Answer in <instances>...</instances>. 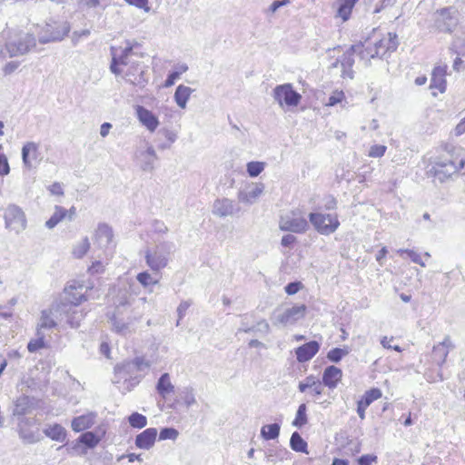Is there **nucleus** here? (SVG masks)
<instances>
[{"label": "nucleus", "instance_id": "f257e3e1", "mask_svg": "<svg viewBox=\"0 0 465 465\" xmlns=\"http://www.w3.org/2000/svg\"><path fill=\"white\" fill-rule=\"evenodd\" d=\"M462 151L463 148L460 146L452 143L444 144L442 153L431 162L428 173L440 183L460 175L457 162L459 153Z\"/></svg>", "mask_w": 465, "mask_h": 465}, {"label": "nucleus", "instance_id": "f03ea898", "mask_svg": "<svg viewBox=\"0 0 465 465\" xmlns=\"http://www.w3.org/2000/svg\"><path fill=\"white\" fill-rule=\"evenodd\" d=\"M151 362L143 357H135L131 361H125L118 363L114 367L115 378L114 383L120 382L121 379L129 381L132 385H137L142 378L148 372Z\"/></svg>", "mask_w": 465, "mask_h": 465}, {"label": "nucleus", "instance_id": "7ed1b4c3", "mask_svg": "<svg viewBox=\"0 0 465 465\" xmlns=\"http://www.w3.org/2000/svg\"><path fill=\"white\" fill-rule=\"evenodd\" d=\"M174 250V244L171 242H163L157 244L153 250H148L145 254L147 265L155 272L167 266L170 254Z\"/></svg>", "mask_w": 465, "mask_h": 465}, {"label": "nucleus", "instance_id": "20e7f679", "mask_svg": "<svg viewBox=\"0 0 465 465\" xmlns=\"http://www.w3.org/2000/svg\"><path fill=\"white\" fill-rule=\"evenodd\" d=\"M70 29V24L66 21L57 22L50 20L38 33V40L41 44L61 41L68 35Z\"/></svg>", "mask_w": 465, "mask_h": 465}, {"label": "nucleus", "instance_id": "39448f33", "mask_svg": "<svg viewBox=\"0 0 465 465\" xmlns=\"http://www.w3.org/2000/svg\"><path fill=\"white\" fill-rule=\"evenodd\" d=\"M309 220L313 228L322 235L333 233L340 225L336 213H311Z\"/></svg>", "mask_w": 465, "mask_h": 465}, {"label": "nucleus", "instance_id": "423d86ee", "mask_svg": "<svg viewBox=\"0 0 465 465\" xmlns=\"http://www.w3.org/2000/svg\"><path fill=\"white\" fill-rule=\"evenodd\" d=\"M279 228L283 232H291L294 233H303L309 228L306 218L297 209L291 213L281 216Z\"/></svg>", "mask_w": 465, "mask_h": 465}, {"label": "nucleus", "instance_id": "0eeeda50", "mask_svg": "<svg viewBox=\"0 0 465 465\" xmlns=\"http://www.w3.org/2000/svg\"><path fill=\"white\" fill-rule=\"evenodd\" d=\"M37 425V420L35 418L22 417L18 420L17 432L19 438L25 444H34L39 442L42 440V436L39 433V430H33L32 427Z\"/></svg>", "mask_w": 465, "mask_h": 465}, {"label": "nucleus", "instance_id": "6e6552de", "mask_svg": "<svg viewBox=\"0 0 465 465\" xmlns=\"http://www.w3.org/2000/svg\"><path fill=\"white\" fill-rule=\"evenodd\" d=\"M36 40L32 34H23L17 39L5 45V49L10 57L24 55L35 47Z\"/></svg>", "mask_w": 465, "mask_h": 465}, {"label": "nucleus", "instance_id": "1a4fd4ad", "mask_svg": "<svg viewBox=\"0 0 465 465\" xmlns=\"http://www.w3.org/2000/svg\"><path fill=\"white\" fill-rule=\"evenodd\" d=\"M273 98L281 107L284 105L297 106L302 99V95L297 93L291 84L277 85L273 89Z\"/></svg>", "mask_w": 465, "mask_h": 465}, {"label": "nucleus", "instance_id": "9d476101", "mask_svg": "<svg viewBox=\"0 0 465 465\" xmlns=\"http://www.w3.org/2000/svg\"><path fill=\"white\" fill-rule=\"evenodd\" d=\"M5 228L15 233L22 232L26 225L24 212L18 205H8L5 211Z\"/></svg>", "mask_w": 465, "mask_h": 465}, {"label": "nucleus", "instance_id": "9b49d317", "mask_svg": "<svg viewBox=\"0 0 465 465\" xmlns=\"http://www.w3.org/2000/svg\"><path fill=\"white\" fill-rule=\"evenodd\" d=\"M306 310L307 308L304 304L294 305L284 310L277 309L274 312L275 323L282 325L294 324L305 316Z\"/></svg>", "mask_w": 465, "mask_h": 465}, {"label": "nucleus", "instance_id": "f8f14e48", "mask_svg": "<svg viewBox=\"0 0 465 465\" xmlns=\"http://www.w3.org/2000/svg\"><path fill=\"white\" fill-rule=\"evenodd\" d=\"M361 45H351L340 58H338L333 64L332 67H337L340 64L341 66V76L343 78L348 77L353 78L354 72L352 66L354 64L353 55L357 54V50Z\"/></svg>", "mask_w": 465, "mask_h": 465}, {"label": "nucleus", "instance_id": "ddd939ff", "mask_svg": "<svg viewBox=\"0 0 465 465\" xmlns=\"http://www.w3.org/2000/svg\"><path fill=\"white\" fill-rule=\"evenodd\" d=\"M111 52L112 62L110 64V70L115 75H119L123 73L119 65H128L130 64L129 57L133 54V45L128 43V45L121 50V54H119L115 53L114 47L111 48Z\"/></svg>", "mask_w": 465, "mask_h": 465}, {"label": "nucleus", "instance_id": "4468645a", "mask_svg": "<svg viewBox=\"0 0 465 465\" xmlns=\"http://www.w3.org/2000/svg\"><path fill=\"white\" fill-rule=\"evenodd\" d=\"M122 314H114L111 319L113 330L123 336L132 333L134 330V322L138 321L140 316H127L126 319L121 317Z\"/></svg>", "mask_w": 465, "mask_h": 465}, {"label": "nucleus", "instance_id": "2eb2a0df", "mask_svg": "<svg viewBox=\"0 0 465 465\" xmlns=\"http://www.w3.org/2000/svg\"><path fill=\"white\" fill-rule=\"evenodd\" d=\"M399 42L397 35L388 33L385 36L378 41H374L375 54L379 57H383L387 53L394 52L398 47Z\"/></svg>", "mask_w": 465, "mask_h": 465}, {"label": "nucleus", "instance_id": "dca6fc26", "mask_svg": "<svg viewBox=\"0 0 465 465\" xmlns=\"http://www.w3.org/2000/svg\"><path fill=\"white\" fill-rule=\"evenodd\" d=\"M454 14L455 11L451 7L441 9L435 21L438 29L442 32H451L457 25Z\"/></svg>", "mask_w": 465, "mask_h": 465}, {"label": "nucleus", "instance_id": "f3484780", "mask_svg": "<svg viewBox=\"0 0 465 465\" xmlns=\"http://www.w3.org/2000/svg\"><path fill=\"white\" fill-rule=\"evenodd\" d=\"M381 391L378 388H372L364 392L357 401V413L361 420L365 419L366 409L376 400L381 397Z\"/></svg>", "mask_w": 465, "mask_h": 465}, {"label": "nucleus", "instance_id": "a211bd4d", "mask_svg": "<svg viewBox=\"0 0 465 465\" xmlns=\"http://www.w3.org/2000/svg\"><path fill=\"white\" fill-rule=\"evenodd\" d=\"M321 348L320 342L311 341L295 349L296 359L299 362H306L312 359Z\"/></svg>", "mask_w": 465, "mask_h": 465}, {"label": "nucleus", "instance_id": "6ab92c4d", "mask_svg": "<svg viewBox=\"0 0 465 465\" xmlns=\"http://www.w3.org/2000/svg\"><path fill=\"white\" fill-rule=\"evenodd\" d=\"M453 348L454 346L450 341V338L449 336H446L443 341L438 343L433 347L431 355L433 361L437 365L441 366L445 362L450 350Z\"/></svg>", "mask_w": 465, "mask_h": 465}, {"label": "nucleus", "instance_id": "aec40b11", "mask_svg": "<svg viewBox=\"0 0 465 465\" xmlns=\"http://www.w3.org/2000/svg\"><path fill=\"white\" fill-rule=\"evenodd\" d=\"M136 114L143 125L150 132H154L159 125V120L150 110L142 105H137Z\"/></svg>", "mask_w": 465, "mask_h": 465}, {"label": "nucleus", "instance_id": "412c9836", "mask_svg": "<svg viewBox=\"0 0 465 465\" xmlns=\"http://www.w3.org/2000/svg\"><path fill=\"white\" fill-rule=\"evenodd\" d=\"M137 158L143 171L152 172L154 169V164L158 160V156L153 146H148L144 151H141Z\"/></svg>", "mask_w": 465, "mask_h": 465}, {"label": "nucleus", "instance_id": "4be33fe9", "mask_svg": "<svg viewBox=\"0 0 465 465\" xmlns=\"http://www.w3.org/2000/svg\"><path fill=\"white\" fill-rule=\"evenodd\" d=\"M156 437L157 430L148 428L136 436L135 446L142 450H150L154 445Z\"/></svg>", "mask_w": 465, "mask_h": 465}, {"label": "nucleus", "instance_id": "5701e85b", "mask_svg": "<svg viewBox=\"0 0 465 465\" xmlns=\"http://www.w3.org/2000/svg\"><path fill=\"white\" fill-rule=\"evenodd\" d=\"M35 399L27 395H22L14 401L13 415L24 417L34 408Z\"/></svg>", "mask_w": 465, "mask_h": 465}, {"label": "nucleus", "instance_id": "b1692460", "mask_svg": "<svg viewBox=\"0 0 465 465\" xmlns=\"http://www.w3.org/2000/svg\"><path fill=\"white\" fill-rule=\"evenodd\" d=\"M341 370L334 365H331L326 367L322 373V382L330 389H334L341 380Z\"/></svg>", "mask_w": 465, "mask_h": 465}, {"label": "nucleus", "instance_id": "393cba45", "mask_svg": "<svg viewBox=\"0 0 465 465\" xmlns=\"http://www.w3.org/2000/svg\"><path fill=\"white\" fill-rule=\"evenodd\" d=\"M446 71H447L446 65H442V66L439 65L433 69L432 74H431L430 84V87L431 89H437L440 93L445 92L446 85H447V82L445 79Z\"/></svg>", "mask_w": 465, "mask_h": 465}, {"label": "nucleus", "instance_id": "a878e982", "mask_svg": "<svg viewBox=\"0 0 465 465\" xmlns=\"http://www.w3.org/2000/svg\"><path fill=\"white\" fill-rule=\"evenodd\" d=\"M95 418V412H88L74 418L71 424L73 430L80 432L90 429L94 424Z\"/></svg>", "mask_w": 465, "mask_h": 465}, {"label": "nucleus", "instance_id": "bb28decb", "mask_svg": "<svg viewBox=\"0 0 465 465\" xmlns=\"http://www.w3.org/2000/svg\"><path fill=\"white\" fill-rule=\"evenodd\" d=\"M83 301H85V297L84 295H80L74 305L71 306L68 310L66 322L72 328H78L80 326L81 321L84 318L85 313H84L82 310L77 309V305Z\"/></svg>", "mask_w": 465, "mask_h": 465}, {"label": "nucleus", "instance_id": "cd10ccee", "mask_svg": "<svg viewBox=\"0 0 465 465\" xmlns=\"http://www.w3.org/2000/svg\"><path fill=\"white\" fill-rule=\"evenodd\" d=\"M113 236L112 228L105 223H100L95 231L94 239L101 248H106L111 243Z\"/></svg>", "mask_w": 465, "mask_h": 465}, {"label": "nucleus", "instance_id": "c85d7f7f", "mask_svg": "<svg viewBox=\"0 0 465 465\" xmlns=\"http://www.w3.org/2000/svg\"><path fill=\"white\" fill-rule=\"evenodd\" d=\"M38 156V144L35 142H27L22 148V160L25 167L31 168V159L35 160Z\"/></svg>", "mask_w": 465, "mask_h": 465}, {"label": "nucleus", "instance_id": "c756f323", "mask_svg": "<svg viewBox=\"0 0 465 465\" xmlns=\"http://www.w3.org/2000/svg\"><path fill=\"white\" fill-rule=\"evenodd\" d=\"M155 388L159 395L163 399H166L169 394L174 391V386L171 382L169 373L164 372L160 376Z\"/></svg>", "mask_w": 465, "mask_h": 465}, {"label": "nucleus", "instance_id": "7c9ffc66", "mask_svg": "<svg viewBox=\"0 0 465 465\" xmlns=\"http://www.w3.org/2000/svg\"><path fill=\"white\" fill-rule=\"evenodd\" d=\"M75 215V209L73 206L69 212L63 208H56L55 213L46 221L45 226L49 229H53L59 222H61L65 217H68V220H72Z\"/></svg>", "mask_w": 465, "mask_h": 465}, {"label": "nucleus", "instance_id": "2f4dec72", "mask_svg": "<svg viewBox=\"0 0 465 465\" xmlns=\"http://www.w3.org/2000/svg\"><path fill=\"white\" fill-rule=\"evenodd\" d=\"M44 433L46 437L50 438L53 440L64 442L66 438V430L65 429L58 424H53L44 430Z\"/></svg>", "mask_w": 465, "mask_h": 465}, {"label": "nucleus", "instance_id": "473e14b6", "mask_svg": "<svg viewBox=\"0 0 465 465\" xmlns=\"http://www.w3.org/2000/svg\"><path fill=\"white\" fill-rule=\"evenodd\" d=\"M193 91V90L191 87L185 86L183 84L177 86L174 93V101L180 108L184 109L186 107L187 102Z\"/></svg>", "mask_w": 465, "mask_h": 465}, {"label": "nucleus", "instance_id": "72a5a7b5", "mask_svg": "<svg viewBox=\"0 0 465 465\" xmlns=\"http://www.w3.org/2000/svg\"><path fill=\"white\" fill-rule=\"evenodd\" d=\"M356 45H361L357 50V54L361 60L369 62L371 59L379 57V55L375 54L376 50L374 48V42L367 40L364 43H359Z\"/></svg>", "mask_w": 465, "mask_h": 465}, {"label": "nucleus", "instance_id": "f704fd0d", "mask_svg": "<svg viewBox=\"0 0 465 465\" xmlns=\"http://www.w3.org/2000/svg\"><path fill=\"white\" fill-rule=\"evenodd\" d=\"M264 185L262 183H252L248 185L242 193L247 202H252L258 199L262 193Z\"/></svg>", "mask_w": 465, "mask_h": 465}, {"label": "nucleus", "instance_id": "c9c22d12", "mask_svg": "<svg viewBox=\"0 0 465 465\" xmlns=\"http://www.w3.org/2000/svg\"><path fill=\"white\" fill-rule=\"evenodd\" d=\"M281 425L279 423L267 424L262 427L261 436L265 440H275L279 437Z\"/></svg>", "mask_w": 465, "mask_h": 465}, {"label": "nucleus", "instance_id": "e433bc0d", "mask_svg": "<svg viewBox=\"0 0 465 465\" xmlns=\"http://www.w3.org/2000/svg\"><path fill=\"white\" fill-rule=\"evenodd\" d=\"M290 446L296 452L308 453L307 442L302 439L299 432L294 431L290 439Z\"/></svg>", "mask_w": 465, "mask_h": 465}, {"label": "nucleus", "instance_id": "4c0bfd02", "mask_svg": "<svg viewBox=\"0 0 465 465\" xmlns=\"http://www.w3.org/2000/svg\"><path fill=\"white\" fill-rule=\"evenodd\" d=\"M101 440V438L93 431H86L80 435L78 441L89 449L94 448Z\"/></svg>", "mask_w": 465, "mask_h": 465}, {"label": "nucleus", "instance_id": "58836bf2", "mask_svg": "<svg viewBox=\"0 0 465 465\" xmlns=\"http://www.w3.org/2000/svg\"><path fill=\"white\" fill-rule=\"evenodd\" d=\"M131 294L126 291L120 292L114 302L116 307L115 314H123L122 309L131 305Z\"/></svg>", "mask_w": 465, "mask_h": 465}, {"label": "nucleus", "instance_id": "ea45409f", "mask_svg": "<svg viewBox=\"0 0 465 465\" xmlns=\"http://www.w3.org/2000/svg\"><path fill=\"white\" fill-rule=\"evenodd\" d=\"M55 326L56 322L52 317V312L49 310L42 311L38 329H52Z\"/></svg>", "mask_w": 465, "mask_h": 465}, {"label": "nucleus", "instance_id": "a19ab883", "mask_svg": "<svg viewBox=\"0 0 465 465\" xmlns=\"http://www.w3.org/2000/svg\"><path fill=\"white\" fill-rule=\"evenodd\" d=\"M349 352H350V351L347 347L333 348L328 351L327 359L333 363H338L342 360L343 357L348 355Z\"/></svg>", "mask_w": 465, "mask_h": 465}, {"label": "nucleus", "instance_id": "79ce46f5", "mask_svg": "<svg viewBox=\"0 0 465 465\" xmlns=\"http://www.w3.org/2000/svg\"><path fill=\"white\" fill-rule=\"evenodd\" d=\"M307 408L305 403H302L297 410L295 419L292 421V426L302 428L307 423Z\"/></svg>", "mask_w": 465, "mask_h": 465}, {"label": "nucleus", "instance_id": "37998d69", "mask_svg": "<svg viewBox=\"0 0 465 465\" xmlns=\"http://www.w3.org/2000/svg\"><path fill=\"white\" fill-rule=\"evenodd\" d=\"M128 422L133 428L142 429L147 425V418L141 413L133 412L128 417Z\"/></svg>", "mask_w": 465, "mask_h": 465}, {"label": "nucleus", "instance_id": "c03bdc74", "mask_svg": "<svg viewBox=\"0 0 465 465\" xmlns=\"http://www.w3.org/2000/svg\"><path fill=\"white\" fill-rule=\"evenodd\" d=\"M265 168V163L259 161L249 162L246 165V171L250 177H257Z\"/></svg>", "mask_w": 465, "mask_h": 465}, {"label": "nucleus", "instance_id": "a18cd8bd", "mask_svg": "<svg viewBox=\"0 0 465 465\" xmlns=\"http://www.w3.org/2000/svg\"><path fill=\"white\" fill-rule=\"evenodd\" d=\"M128 65L129 68L125 73L126 80L133 84H140V81H138L137 78L134 77L135 72L140 71V75H142L143 73V70L139 68V63L130 62Z\"/></svg>", "mask_w": 465, "mask_h": 465}, {"label": "nucleus", "instance_id": "49530a36", "mask_svg": "<svg viewBox=\"0 0 465 465\" xmlns=\"http://www.w3.org/2000/svg\"><path fill=\"white\" fill-rule=\"evenodd\" d=\"M45 346V335L40 331V330H37V339L31 340L27 344V350L30 352H35L39 349H42Z\"/></svg>", "mask_w": 465, "mask_h": 465}, {"label": "nucleus", "instance_id": "de8ad7c7", "mask_svg": "<svg viewBox=\"0 0 465 465\" xmlns=\"http://www.w3.org/2000/svg\"><path fill=\"white\" fill-rule=\"evenodd\" d=\"M136 279L143 287L155 285L159 282L158 279L153 277L148 272H142L138 273Z\"/></svg>", "mask_w": 465, "mask_h": 465}, {"label": "nucleus", "instance_id": "09e8293b", "mask_svg": "<svg viewBox=\"0 0 465 465\" xmlns=\"http://www.w3.org/2000/svg\"><path fill=\"white\" fill-rule=\"evenodd\" d=\"M352 8L353 7L351 6V3L349 4L347 1L341 0L337 10V15L343 21H346L349 19Z\"/></svg>", "mask_w": 465, "mask_h": 465}, {"label": "nucleus", "instance_id": "8fccbe9b", "mask_svg": "<svg viewBox=\"0 0 465 465\" xmlns=\"http://www.w3.org/2000/svg\"><path fill=\"white\" fill-rule=\"evenodd\" d=\"M178 435H179V432L176 429L172 428V427H165L160 430L159 440H174L177 439Z\"/></svg>", "mask_w": 465, "mask_h": 465}, {"label": "nucleus", "instance_id": "3c124183", "mask_svg": "<svg viewBox=\"0 0 465 465\" xmlns=\"http://www.w3.org/2000/svg\"><path fill=\"white\" fill-rule=\"evenodd\" d=\"M398 252L401 254V255H403V254H406L411 260V262H413L414 263H417L419 265H420L421 267H425L426 264L424 263V262H422L421 258H420V255L419 253H417L416 252H414L413 250H410V249H400L398 251Z\"/></svg>", "mask_w": 465, "mask_h": 465}, {"label": "nucleus", "instance_id": "603ef678", "mask_svg": "<svg viewBox=\"0 0 465 465\" xmlns=\"http://www.w3.org/2000/svg\"><path fill=\"white\" fill-rule=\"evenodd\" d=\"M163 134L165 139L168 141V143H163L159 144V148L162 150L169 148L171 146V144L173 143L177 138L176 134L170 130H163Z\"/></svg>", "mask_w": 465, "mask_h": 465}, {"label": "nucleus", "instance_id": "864d4df0", "mask_svg": "<svg viewBox=\"0 0 465 465\" xmlns=\"http://www.w3.org/2000/svg\"><path fill=\"white\" fill-rule=\"evenodd\" d=\"M387 147L381 144H374L371 146L369 151V156L372 158H379L384 155Z\"/></svg>", "mask_w": 465, "mask_h": 465}, {"label": "nucleus", "instance_id": "5fc2aeb1", "mask_svg": "<svg viewBox=\"0 0 465 465\" xmlns=\"http://www.w3.org/2000/svg\"><path fill=\"white\" fill-rule=\"evenodd\" d=\"M190 301H183L179 306L177 307V315L178 320L176 322V326L180 325V321L185 316L187 310L191 306Z\"/></svg>", "mask_w": 465, "mask_h": 465}, {"label": "nucleus", "instance_id": "6e6d98bb", "mask_svg": "<svg viewBox=\"0 0 465 465\" xmlns=\"http://www.w3.org/2000/svg\"><path fill=\"white\" fill-rule=\"evenodd\" d=\"M317 381L318 380H316V378L312 375L306 377L303 381H301L299 383V386H298L299 391L301 392H304L307 389H312V386L315 385Z\"/></svg>", "mask_w": 465, "mask_h": 465}, {"label": "nucleus", "instance_id": "4d7b16f0", "mask_svg": "<svg viewBox=\"0 0 465 465\" xmlns=\"http://www.w3.org/2000/svg\"><path fill=\"white\" fill-rule=\"evenodd\" d=\"M183 401L185 405L190 408L192 405L196 403L195 396L193 388H186L183 391Z\"/></svg>", "mask_w": 465, "mask_h": 465}, {"label": "nucleus", "instance_id": "13d9d810", "mask_svg": "<svg viewBox=\"0 0 465 465\" xmlns=\"http://www.w3.org/2000/svg\"><path fill=\"white\" fill-rule=\"evenodd\" d=\"M344 99V93L342 91H334L329 97L327 105L333 106L339 103H341Z\"/></svg>", "mask_w": 465, "mask_h": 465}, {"label": "nucleus", "instance_id": "bf43d9fd", "mask_svg": "<svg viewBox=\"0 0 465 465\" xmlns=\"http://www.w3.org/2000/svg\"><path fill=\"white\" fill-rule=\"evenodd\" d=\"M252 327H255L252 332H261L262 334H268L270 331L269 323L265 320L258 322L257 324L253 325Z\"/></svg>", "mask_w": 465, "mask_h": 465}, {"label": "nucleus", "instance_id": "052dcab7", "mask_svg": "<svg viewBox=\"0 0 465 465\" xmlns=\"http://www.w3.org/2000/svg\"><path fill=\"white\" fill-rule=\"evenodd\" d=\"M377 456L373 454H365L361 456L358 460V465H371V462L377 461Z\"/></svg>", "mask_w": 465, "mask_h": 465}, {"label": "nucleus", "instance_id": "680f3d73", "mask_svg": "<svg viewBox=\"0 0 465 465\" xmlns=\"http://www.w3.org/2000/svg\"><path fill=\"white\" fill-rule=\"evenodd\" d=\"M89 247L90 243L88 242V239L85 238L83 243L77 249L74 250V253L76 257L81 258L87 252Z\"/></svg>", "mask_w": 465, "mask_h": 465}, {"label": "nucleus", "instance_id": "e2e57ef3", "mask_svg": "<svg viewBox=\"0 0 465 465\" xmlns=\"http://www.w3.org/2000/svg\"><path fill=\"white\" fill-rule=\"evenodd\" d=\"M231 207H232V205H219L213 210V213L221 217L232 214L233 211L231 210Z\"/></svg>", "mask_w": 465, "mask_h": 465}, {"label": "nucleus", "instance_id": "0e129e2a", "mask_svg": "<svg viewBox=\"0 0 465 465\" xmlns=\"http://www.w3.org/2000/svg\"><path fill=\"white\" fill-rule=\"evenodd\" d=\"M10 172L7 157L5 154H0V175H6Z\"/></svg>", "mask_w": 465, "mask_h": 465}, {"label": "nucleus", "instance_id": "69168bd1", "mask_svg": "<svg viewBox=\"0 0 465 465\" xmlns=\"http://www.w3.org/2000/svg\"><path fill=\"white\" fill-rule=\"evenodd\" d=\"M301 288H302V283L300 282H289L285 286V292L289 295H293V294L297 293Z\"/></svg>", "mask_w": 465, "mask_h": 465}, {"label": "nucleus", "instance_id": "338daca9", "mask_svg": "<svg viewBox=\"0 0 465 465\" xmlns=\"http://www.w3.org/2000/svg\"><path fill=\"white\" fill-rule=\"evenodd\" d=\"M296 241L297 238L293 234H285L282 237L281 244L283 247L291 248Z\"/></svg>", "mask_w": 465, "mask_h": 465}, {"label": "nucleus", "instance_id": "774afa93", "mask_svg": "<svg viewBox=\"0 0 465 465\" xmlns=\"http://www.w3.org/2000/svg\"><path fill=\"white\" fill-rule=\"evenodd\" d=\"M460 170V175L465 177V153L464 150L459 153V160L457 162Z\"/></svg>", "mask_w": 465, "mask_h": 465}]
</instances>
